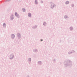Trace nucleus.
Here are the masks:
<instances>
[{"label":"nucleus","mask_w":77,"mask_h":77,"mask_svg":"<svg viewBox=\"0 0 77 77\" xmlns=\"http://www.w3.org/2000/svg\"><path fill=\"white\" fill-rule=\"evenodd\" d=\"M35 3H36V4H37V1H35Z\"/></svg>","instance_id":"0eeeda50"},{"label":"nucleus","mask_w":77,"mask_h":77,"mask_svg":"<svg viewBox=\"0 0 77 77\" xmlns=\"http://www.w3.org/2000/svg\"><path fill=\"white\" fill-rule=\"evenodd\" d=\"M28 17H31V14H30V13L28 14Z\"/></svg>","instance_id":"7ed1b4c3"},{"label":"nucleus","mask_w":77,"mask_h":77,"mask_svg":"<svg viewBox=\"0 0 77 77\" xmlns=\"http://www.w3.org/2000/svg\"><path fill=\"white\" fill-rule=\"evenodd\" d=\"M22 11H23V12H25V11H26V10H25V9L24 8H23L22 9Z\"/></svg>","instance_id":"f03ea898"},{"label":"nucleus","mask_w":77,"mask_h":77,"mask_svg":"<svg viewBox=\"0 0 77 77\" xmlns=\"http://www.w3.org/2000/svg\"><path fill=\"white\" fill-rule=\"evenodd\" d=\"M15 37V35H12V38H14Z\"/></svg>","instance_id":"20e7f679"},{"label":"nucleus","mask_w":77,"mask_h":77,"mask_svg":"<svg viewBox=\"0 0 77 77\" xmlns=\"http://www.w3.org/2000/svg\"><path fill=\"white\" fill-rule=\"evenodd\" d=\"M65 17L66 18H67V17L66 16H65Z\"/></svg>","instance_id":"6e6552de"},{"label":"nucleus","mask_w":77,"mask_h":77,"mask_svg":"<svg viewBox=\"0 0 77 77\" xmlns=\"http://www.w3.org/2000/svg\"><path fill=\"white\" fill-rule=\"evenodd\" d=\"M15 15H16L17 17H18V18L20 17V16H19V15H18V13H17V12H16L15 13Z\"/></svg>","instance_id":"f257e3e1"},{"label":"nucleus","mask_w":77,"mask_h":77,"mask_svg":"<svg viewBox=\"0 0 77 77\" xmlns=\"http://www.w3.org/2000/svg\"><path fill=\"white\" fill-rule=\"evenodd\" d=\"M69 3V2H66V4H68Z\"/></svg>","instance_id":"39448f33"},{"label":"nucleus","mask_w":77,"mask_h":77,"mask_svg":"<svg viewBox=\"0 0 77 77\" xmlns=\"http://www.w3.org/2000/svg\"><path fill=\"white\" fill-rule=\"evenodd\" d=\"M43 41V40H41V41Z\"/></svg>","instance_id":"1a4fd4ad"},{"label":"nucleus","mask_w":77,"mask_h":77,"mask_svg":"<svg viewBox=\"0 0 77 77\" xmlns=\"http://www.w3.org/2000/svg\"><path fill=\"white\" fill-rule=\"evenodd\" d=\"M51 5H52V6L53 7H54V5L53 4H51Z\"/></svg>","instance_id":"423d86ee"}]
</instances>
